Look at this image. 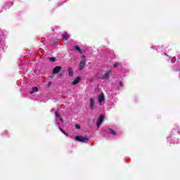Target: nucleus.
<instances>
[{"label":"nucleus","instance_id":"obj_1","mask_svg":"<svg viewBox=\"0 0 180 180\" xmlns=\"http://www.w3.org/2000/svg\"><path fill=\"white\" fill-rule=\"evenodd\" d=\"M85 63H86V58H85V55H83L82 57V60L80 61L79 65V71H82V70H84V68H85Z\"/></svg>","mask_w":180,"mask_h":180},{"label":"nucleus","instance_id":"obj_2","mask_svg":"<svg viewBox=\"0 0 180 180\" xmlns=\"http://www.w3.org/2000/svg\"><path fill=\"white\" fill-rule=\"evenodd\" d=\"M75 139L77 141H79L80 143H86L89 141V139L86 138V136H77Z\"/></svg>","mask_w":180,"mask_h":180},{"label":"nucleus","instance_id":"obj_3","mask_svg":"<svg viewBox=\"0 0 180 180\" xmlns=\"http://www.w3.org/2000/svg\"><path fill=\"white\" fill-rule=\"evenodd\" d=\"M60 71H61V66H56L53 68L52 74H53V75L58 74V72H60Z\"/></svg>","mask_w":180,"mask_h":180},{"label":"nucleus","instance_id":"obj_4","mask_svg":"<svg viewBox=\"0 0 180 180\" xmlns=\"http://www.w3.org/2000/svg\"><path fill=\"white\" fill-rule=\"evenodd\" d=\"M103 115H100L98 120L97 121V127H99V126H101V124H102V122H103Z\"/></svg>","mask_w":180,"mask_h":180},{"label":"nucleus","instance_id":"obj_5","mask_svg":"<svg viewBox=\"0 0 180 180\" xmlns=\"http://www.w3.org/2000/svg\"><path fill=\"white\" fill-rule=\"evenodd\" d=\"M112 72V70H109V72H105L103 76H101V79H108L109 74Z\"/></svg>","mask_w":180,"mask_h":180},{"label":"nucleus","instance_id":"obj_6","mask_svg":"<svg viewBox=\"0 0 180 180\" xmlns=\"http://www.w3.org/2000/svg\"><path fill=\"white\" fill-rule=\"evenodd\" d=\"M103 101H105V96H103V93H101V95L98 96V103L102 105Z\"/></svg>","mask_w":180,"mask_h":180},{"label":"nucleus","instance_id":"obj_7","mask_svg":"<svg viewBox=\"0 0 180 180\" xmlns=\"http://www.w3.org/2000/svg\"><path fill=\"white\" fill-rule=\"evenodd\" d=\"M106 133H108L109 134H112V136H115L116 135V131H115V130L108 128L107 129H105Z\"/></svg>","mask_w":180,"mask_h":180},{"label":"nucleus","instance_id":"obj_8","mask_svg":"<svg viewBox=\"0 0 180 180\" xmlns=\"http://www.w3.org/2000/svg\"><path fill=\"white\" fill-rule=\"evenodd\" d=\"M62 39L63 40H68L70 39V35L68 34V33L65 32L62 34Z\"/></svg>","mask_w":180,"mask_h":180},{"label":"nucleus","instance_id":"obj_9","mask_svg":"<svg viewBox=\"0 0 180 180\" xmlns=\"http://www.w3.org/2000/svg\"><path fill=\"white\" fill-rule=\"evenodd\" d=\"M74 49L77 51H79V54H82L83 53H84V51L81 49V48H79V46H78L77 45L74 46Z\"/></svg>","mask_w":180,"mask_h":180},{"label":"nucleus","instance_id":"obj_10","mask_svg":"<svg viewBox=\"0 0 180 180\" xmlns=\"http://www.w3.org/2000/svg\"><path fill=\"white\" fill-rule=\"evenodd\" d=\"M68 71L69 72V77H74V70H72V68H68Z\"/></svg>","mask_w":180,"mask_h":180},{"label":"nucleus","instance_id":"obj_11","mask_svg":"<svg viewBox=\"0 0 180 180\" xmlns=\"http://www.w3.org/2000/svg\"><path fill=\"white\" fill-rule=\"evenodd\" d=\"M79 81H81V77H77L72 82V85H77V84L79 83Z\"/></svg>","mask_w":180,"mask_h":180},{"label":"nucleus","instance_id":"obj_12","mask_svg":"<svg viewBox=\"0 0 180 180\" xmlns=\"http://www.w3.org/2000/svg\"><path fill=\"white\" fill-rule=\"evenodd\" d=\"M90 108L95 109V101H94V98L90 99Z\"/></svg>","mask_w":180,"mask_h":180},{"label":"nucleus","instance_id":"obj_13","mask_svg":"<svg viewBox=\"0 0 180 180\" xmlns=\"http://www.w3.org/2000/svg\"><path fill=\"white\" fill-rule=\"evenodd\" d=\"M56 122H58V120H60V122H63V118L61 117V115L60 114L56 113Z\"/></svg>","mask_w":180,"mask_h":180},{"label":"nucleus","instance_id":"obj_14","mask_svg":"<svg viewBox=\"0 0 180 180\" xmlns=\"http://www.w3.org/2000/svg\"><path fill=\"white\" fill-rule=\"evenodd\" d=\"M39 91V89L36 86L32 88V91L30 92V95H32V94H34V92H37Z\"/></svg>","mask_w":180,"mask_h":180},{"label":"nucleus","instance_id":"obj_15","mask_svg":"<svg viewBox=\"0 0 180 180\" xmlns=\"http://www.w3.org/2000/svg\"><path fill=\"white\" fill-rule=\"evenodd\" d=\"M120 65H122V63L116 62L115 63L113 64V68H117V67H120Z\"/></svg>","mask_w":180,"mask_h":180},{"label":"nucleus","instance_id":"obj_16","mask_svg":"<svg viewBox=\"0 0 180 180\" xmlns=\"http://www.w3.org/2000/svg\"><path fill=\"white\" fill-rule=\"evenodd\" d=\"M49 61H51V63H54V61H56V57H50V58H48Z\"/></svg>","mask_w":180,"mask_h":180},{"label":"nucleus","instance_id":"obj_17","mask_svg":"<svg viewBox=\"0 0 180 180\" xmlns=\"http://www.w3.org/2000/svg\"><path fill=\"white\" fill-rule=\"evenodd\" d=\"M59 129L60 130V131L65 134V136H68V134H67V133H65V131L63 129V128L60 127Z\"/></svg>","mask_w":180,"mask_h":180},{"label":"nucleus","instance_id":"obj_18","mask_svg":"<svg viewBox=\"0 0 180 180\" xmlns=\"http://www.w3.org/2000/svg\"><path fill=\"white\" fill-rule=\"evenodd\" d=\"M75 127H76V129H81V125H79V124H75Z\"/></svg>","mask_w":180,"mask_h":180},{"label":"nucleus","instance_id":"obj_19","mask_svg":"<svg viewBox=\"0 0 180 180\" xmlns=\"http://www.w3.org/2000/svg\"><path fill=\"white\" fill-rule=\"evenodd\" d=\"M119 86H121L122 88H123L124 85L122 82H119Z\"/></svg>","mask_w":180,"mask_h":180}]
</instances>
